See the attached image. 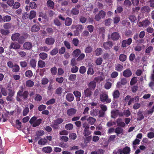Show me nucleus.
Listing matches in <instances>:
<instances>
[{
  "instance_id": "f257e3e1",
  "label": "nucleus",
  "mask_w": 154,
  "mask_h": 154,
  "mask_svg": "<svg viewBox=\"0 0 154 154\" xmlns=\"http://www.w3.org/2000/svg\"><path fill=\"white\" fill-rule=\"evenodd\" d=\"M37 119V117L34 116L32 117L30 119L29 122L32 125L33 127L38 126L41 124L42 119Z\"/></svg>"
},
{
  "instance_id": "f03ea898",
  "label": "nucleus",
  "mask_w": 154,
  "mask_h": 154,
  "mask_svg": "<svg viewBox=\"0 0 154 154\" xmlns=\"http://www.w3.org/2000/svg\"><path fill=\"white\" fill-rule=\"evenodd\" d=\"M100 101L103 102H106V103H109L111 101V100L108 97V96L106 93L101 92L100 94Z\"/></svg>"
},
{
  "instance_id": "7ed1b4c3",
  "label": "nucleus",
  "mask_w": 154,
  "mask_h": 154,
  "mask_svg": "<svg viewBox=\"0 0 154 154\" xmlns=\"http://www.w3.org/2000/svg\"><path fill=\"white\" fill-rule=\"evenodd\" d=\"M29 93L28 91H25L24 92L19 90L17 92V95L19 97H22V99L24 100L27 98Z\"/></svg>"
},
{
  "instance_id": "20e7f679",
  "label": "nucleus",
  "mask_w": 154,
  "mask_h": 154,
  "mask_svg": "<svg viewBox=\"0 0 154 154\" xmlns=\"http://www.w3.org/2000/svg\"><path fill=\"white\" fill-rule=\"evenodd\" d=\"M106 13L103 10L100 11L95 16V19L97 21L101 19L104 18L106 16Z\"/></svg>"
},
{
  "instance_id": "39448f33",
  "label": "nucleus",
  "mask_w": 154,
  "mask_h": 154,
  "mask_svg": "<svg viewBox=\"0 0 154 154\" xmlns=\"http://www.w3.org/2000/svg\"><path fill=\"white\" fill-rule=\"evenodd\" d=\"M72 29H74L76 28L75 31H74V34L75 35H78L79 32L81 31L83 29L82 26L81 25H78L77 26L72 25L71 26Z\"/></svg>"
},
{
  "instance_id": "423d86ee",
  "label": "nucleus",
  "mask_w": 154,
  "mask_h": 154,
  "mask_svg": "<svg viewBox=\"0 0 154 154\" xmlns=\"http://www.w3.org/2000/svg\"><path fill=\"white\" fill-rule=\"evenodd\" d=\"M84 98L90 97L93 94L92 90L87 88L84 90Z\"/></svg>"
},
{
  "instance_id": "0eeeda50",
  "label": "nucleus",
  "mask_w": 154,
  "mask_h": 154,
  "mask_svg": "<svg viewBox=\"0 0 154 154\" xmlns=\"http://www.w3.org/2000/svg\"><path fill=\"white\" fill-rule=\"evenodd\" d=\"M149 21L148 20L146 19L141 22H139L138 23V25L140 27H146L149 26Z\"/></svg>"
},
{
  "instance_id": "6e6552de",
  "label": "nucleus",
  "mask_w": 154,
  "mask_h": 154,
  "mask_svg": "<svg viewBox=\"0 0 154 154\" xmlns=\"http://www.w3.org/2000/svg\"><path fill=\"white\" fill-rule=\"evenodd\" d=\"M77 110L75 108H71L68 109L66 113L69 116H72L74 115L76 112Z\"/></svg>"
},
{
  "instance_id": "1a4fd4ad",
  "label": "nucleus",
  "mask_w": 154,
  "mask_h": 154,
  "mask_svg": "<svg viewBox=\"0 0 154 154\" xmlns=\"http://www.w3.org/2000/svg\"><path fill=\"white\" fill-rule=\"evenodd\" d=\"M132 75V72L129 68L124 70L123 73V76L126 78L130 77Z\"/></svg>"
},
{
  "instance_id": "9d476101",
  "label": "nucleus",
  "mask_w": 154,
  "mask_h": 154,
  "mask_svg": "<svg viewBox=\"0 0 154 154\" xmlns=\"http://www.w3.org/2000/svg\"><path fill=\"white\" fill-rule=\"evenodd\" d=\"M112 42L108 41L103 43V46L104 48L106 50L110 49L112 46Z\"/></svg>"
},
{
  "instance_id": "9b49d317",
  "label": "nucleus",
  "mask_w": 154,
  "mask_h": 154,
  "mask_svg": "<svg viewBox=\"0 0 154 154\" xmlns=\"http://www.w3.org/2000/svg\"><path fill=\"white\" fill-rule=\"evenodd\" d=\"M96 83L94 81L91 82L88 85V88H90L91 90H94L96 88Z\"/></svg>"
},
{
  "instance_id": "f8f14e48",
  "label": "nucleus",
  "mask_w": 154,
  "mask_h": 154,
  "mask_svg": "<svg viewBox=\"0 0 154 154\" xmlns=\"http://www.w3.org/2000/svg\"><path fill=\"white\" fill-rule=\"evenodd\" d=\"M74 99V96L71 93H68L66 96V99L69 102L73 101Z\"/></svg>"
},
{
  "instance_id": "ddd939ff",
  "label": "nucleus",
  "mask_w": 154,
  "mask_h": 154,
  "mask_svg": "<svg viewBox=\"0 0 154 154\" xmlns=\"http://www.w3.org/2000/svg\"><path fill=\"white\" fill-rule=\"evenodd\" d=\"M20 45L18 43L12 42L9 47V48L10 49L13 48L14 49H18L20 48Z\"/></svg>"
},
{
  "instance_id": "4468645a",
  "label": "nucleus",
  "mask_w": 154,
  "mask_h": 154,
  "mask_svg": "<svg viewBox=\"0 0 154 154\" xmlns=\"http://www.w3.org/2000/svg\"><path fill=\"white\" fill-rule=\"evenodd\" d=\"M115 132L117 134V136L119 134H123V129L120 127H117L115 129Z\"/></svg>"
},
{
  "instance_id": "2eb2a0df",
  "label": "nucleus",
  "mask_w": 154,
  "mask_h": 154,
  "mask_svg": "<svg viewBox=\"0 0 154 154\" xmlns=\"http://www.w3.org/2000/svg\"><path fill=\"white\" fill-rule=\"evenodd\" d=\"M142 113L143 112L139 110L137 113V120L138 121H141L144 118L143 115Z\"/></svg>"
},
{
  "instance_id": "dca6fc26",
  "label": "nucleus",
  "mask_w": 154,
  "mask_h": 154,
  "mask_svg": "<svg viewBox=\"0 0 154 154\" xmlns=\"http://www.w3.org/2000/svg\"><path fill=\"white\" fill-rule=\"evenodd\" d=\"M23 46L26 49L30 50L32 48V45L31 43L27 42L24 44Z\"/></svg>"
},
{
  "instance_id": "f3484780",
  "label": "nucleus",
  "mask_w": 154,
  "mask_h": 154,
  "mask_svg": "<svg viewBox=\"0 0 154 154\" xmlns=\"http://www.w3.org/2000/svg\"><path fill=\"white\" fill-rule=\"evenodd\" d=\"M29 65L31 67L35 69L36 65V60L34 59H31L29 61Z\"/></svg>"
},
{
  "instance_id": "a211bd4d",
  "label": "nucleus",
  "mask_w": 154,
  "mask_h": 154,
  "mask_svg": "<svg viewBox=\"0 0 154 154\" xmlns=\"http://www.w3.org/2000/svg\"><path fill=\"white\" fill-rule=\"evenodd\" d=\"M87 121L88 124L93 125L96 121V119L92 117H89L87 119Z\"/></svg>"
},
{
  "instance_id": "6ab92c4d",
  "label": "nucleus",
  "mask_w": 154,
  "mask_h": 154,
  "mask_svg": "<svg viewBox=\"0 0 154 154\" xmlns=\"http://www.w3.org/2000/svg\"><path fill=\"white\" fill-rule=\"evenodd\" d=\"M47 6L50 8L53 9L54 7V3L52 1L48 0L47 1Z\"/></svg>"
},
{
  "instance_id": "aec40b11",
  "label": "nucleus",
  "mask_w": 154,
  "mask_h": 154,
  "mask_svg": "<svg viewBox=\"0 0 154 154\" xmlns=\"http://www.w3.org/2000/svg\"><path fill=\"white\" fill-rule=\"evenodd\" d=\"M43 151L46 153H50L52 151V148L50 146L44 147L42 149Z\"/></svg>"
},
{
  "instance_id": "412c9836",
  "label": "nucleus",
  "mask_w": 154,
  "mask_h": 154,
  "mask_svg": "<svg viewBox=\"0 0 154 154\" xmlns=\"http://www.w3.org/2000/svg\"><path fill=\"white\" fill-rule=\"evenodd\" d=\"M48 142L47 140L45 138L42 139L41 138L38 141V143L41 145H45Z\"/></svg>"
},
{
  "instance_id": "4be33fe9",
  "label": "nucleus",
  "mask_w": 154,
  "mask_h": 154,
  "mask_svg": "<svg viewBox=\"0 0 154 154\" xmlns=\"http://www.w3.org/2000/svg\"><path fill=\"white\" fill-rule=\"evenodd\" d=\"M39 57L42 60H44L48 57L47 54L45 52H42L39 54Z\"/></svg>"
},
{
  "instance_id": "5701e85b",
  "label": "nucleus",
  "mask_w": 154,
  "mask_h": 154,
  "mask_svg": "<svg viewBox=\"0 0 154 154\" xmlns=\"http://www.w3.org/2000/svg\"><path fill=\"white\" fill-rule=\"evenodd\" d=\"M120 93L118 90H115L113 93V96L114 98L117 99L120 96Z\"/></svg>"
},
{
  "instance_id": "b1692460",
  "label": "nucleus",
  "mask_w": 154,
  "mask_h": 154,
  "mask_svg": "<svg viewBox=\"0 0 154 154\" xmlns=\"http://www.w3.org/2000/svg\"><path fill=\"white\" fill-rule=\"evenodd\" d=\"M26 86L28 87H32L34 85V83L33 81L31 80H28L26 82Z\"/></svg>"
},
{
  "instance_id": "393cba45",
  "label": "nucleus",
  "mask_w": 154,
  "mask_h": 154,
  "mask_svg": "<svg viewBox=\"0 0 154 154\" xmlns=\"http://www.w3.org/2000/svg\"><path fill=\"white\" fill-rule=\"evenodd\" d=\"M13 67L11 68L13 72H17L19 71L20 68L19 66L18 65L15 64Z\"/></svg>"
},
{
  "instance_id": "a878e982",
  "label": "nucleus",
  "mask_w": 154,
  "mask_h": 154,
  "mask_svg": "<svg viewBox=\"0 0 154 154\" xmlns=\"http://www.w3.org/2000/svg\"><path fill=\"white\" fill-rule=\"evenodd\" d=\"M54 123L57 125H58L63 122V120L62 118H58L55 120L53 121Z\"/></svg>"
},
{
  "instance_id": "bb28decb",
  "label": "nucleus",
  "mask_w": 154,
  "mask_h": 154,
  "mask_svg": "<svg viewBox=\"0 0 154 154\" xmlns=\"http://www.w3.org/2000/svg\"><path fill=\"white\" fill-rule=\"evenodd\" d=\"M73 125L72 123H68L65 125V128L67 130L71 131L73 128Z\"/></svg>"
},
{
  "instance_id": "cd10ccee",
  "label": "nucleus",
  "mask_w": 154,
  "mask_h": 154,
  "mask_svg": "<svg viewBox=\"0 0 154 154\" xmlns=\"http://www.w3.org/2000/svg\"><path fill=\"white\" fill-rule=\"evenodd\" d=\"M36 12L34 11H30L29 13V18L30 19H32L34 18L36 15Z\"/></svg>"
},
{
  "instance_id": "c85d7f7f",
  "label": "nucleus",
  "mask_w": 154,
  "mask_h": 154,
  "mask_svg": "<svg viewBox=\"0 0 154 154\" xmlns=\"http://www.w3.org/2000/svg\"><path fill=\"white\" fill-rule=\"evenodd\" d=\"M42 99V96L39 94H36L35 96L34 100L38 102L41 101Z\"/></svg>"
},
{
  "instance_id": "c756f323",
  "label": "nucleus",
  "mask_w": 154,
  "mask_h": 154,
  "mask_svg": "<svg viewBox=\"0 0 154 154\" xmlns=\"http://www.w3.org/2000/svg\"><path fill=\"white\" fill-rule=\"evenodd\" d=\"M118 112H119V110H116V111L113 110L111 112V117L112 118H115L118 115Z\"/></svg>"
},
{
  "instance_id": "7c9ffc66",
  "label": "nucleus",
  "mask_w": 154,
  "mask_h": 154,
  "mask_svg": "<svg viewBox=\"0 0 154 154\" xmlns=\"http://www.w3.org/2000/svg\"><path fill=\"white\" fill-rule=\"evenodd\" d=\"M38 65L39 67L42 68L45 66V63L44 61L39 60L38 62Z\"/></svg>"
},
{
  "instance_id": "2f4dec72",
  "label": "nucleus",
  "mask_w": 154,
  "mask_h": 154,
  "mask_svg": "<svg viewBox=\"0 0 154 154\" xmlns=\"http://www.w3.org/2000/svg\"><path fill=\"white\" fill-rule=\"evenodd\" d=\"M39 29V26L36 25H33L31 28V30L32 31L34 32L38 31Z\"/></svg>"
},
{
  "instance_id": "473e14b6",
  "label": "nucleus",
  "mask_w": 154,
  "mask_h": 154,
  "mask_svg": "<svg viewBox=\"0 0 154 154\" xmlns=\"http://www.w3.org/2000/svg\"><path fill=\"white\" fill-rule=\"evenodd\" d=\"M16 128L18 130H20L21 127V123L18 119L16 121Z\"/></svg>"
},
{
  "instance_id": "72a5a7b5",
  "label": "nucleus",
  "mask_w": 154,
  "mask_h": 154,
  "mask_svg": "<svg viewBox=\"0 0 154 154\" xmlns=\"http://www.w3.org/2000/svg\"><path fill=\"white\" fill-rule=\"evenodd\" d=\"M72 20L71 18L67 17V18L65 21V25L67 26H69L71 24Z\"/></svg>"
},
{
  "instance_id": "f704fd0d",
  "label": "nucleus",
  "mask_w": 154,
  "mask_h": 154,
  "mask_svg": "<svg viewBox=\"0 0 154 154\" xmlns=\"http://www.w3.org/2000/svg\"><path fill=\"white\" fill-rule=\"evenodd\" d=\"M124 154H129L130 151V148L129 147L126 146L123 149Z\"/></svg>"
},
{
  "instance_id": "c9c22d12",
  "label": "nucleus",
  "mask_w": 154,
  "mask_h": 154,
  "mask_svg": "<svg viewBox=\"0 0 154 154\" xmlns=\"http://www.w3.org/2000/svg\"><path fill=\"white\" fill-rule=\"evenodd\" d=\"M76 75L75 74H72L70 75L68 79L70 81L74 82L76 78Z\"/></svg>"
},
{
  "instance_id": "e433bc0d",
  "label": "nucleus",
  "mask_w": 154,
  "mask_h": 154,
  "mask_svg": "<svg viewBox=\"0 0 154 154\" xmlns=\"http://www.w3.org/2000/svg\"><path fill=\"white\" fill-rule=\"evenodd\" d=\"M103 52V50L102 48H97L95 51V53L96 56L101 55Z\"/></svg>"
},
{
  "instance_id": "4c0bfd02",
  "label": "nucleus",
  "mask_w": 154,
  "mask_h": 154,
  "mask_svg": "<svg viewBox=\"0 0 154 154\" xmlns=\"http://www.w3.org/2000/svg\"><path fill=\"white\" fill-rule=\"evenodd\" d=\"M8 95L14 96L15 93L14 90L12 89V88H10L8 89Z\"/></svg>"
},
{
  "instance_id": "58836bf2",
  "label": "nucleus",
  "mask_w": 154,
  "mask_h": 154,
  "mask_svg": "<svg viewBox=\"0 0 154 154\" xmlns=\"http://www.w3.org/2000/svg\"><path fill=\"white\" fill-rule=\"evenodd\" d=\"M33 75L32 71L30 70H28L26 71L25 73V75L26 77L30 78Z\"/></svg>"
},
{
  "instance_id": "ea45409f",
  "label": "nucleus",
  "mask_w": 154,
  "mask_h": 154,
  "mask_svg": "<svg viewBox=\"0 0 154 154\" xmlns=\"http://www.w3.org/2000/svg\"><path fill=\"white\" fill-rule=\"evenodd\" d=\"M126 58L127 56L124 54H121L119 56V59L121 61H125L126 60Z\"/></svg>"
},
{
  "instance_id": "a19ab883",
  "label": "nucleus",
  "mask_w": 154,
  "mask_h": 154,
  "mask_svg": "<svg viewBox=\"0 0 154 154\" xmlns=\"http://www.w3.org/2000/svg\"><path fill=\"white\" fill-rule=\"evenodd\" d=\"M123 66L120 64H118L115 67V70L118 72H121L123 70Z\"/></svg>"
},
{
  "instance_id": "79ce46f5",
  "label": "nucleus",
  "mask_w": 154,
  "mask_h": 154,
  "mask_svg": "<svg viewBox=\"0 0 154 154\" xmlns=\"http://www.w3.org/2000/svg\"><path fill=\"white\" fill-rule=\"evenodd\" d=\"M137 79L136 77H133L130 81V84L131 85H133L135 83H136L137 82Z\"/></svg>"
},
{
  "instance_id": "37998d69",
  "label": "nucleus",
  "mask_w": 154,
  "mask_h": 154,
  "mask_svg": "<svg viewBox=\"0 0 154 154\" xmlns=\"http://www.w3.org/2000/svg\"><path fill=\"white\" fill-rule=\"evenodd\" d=\"M29 112V109L28 107H25L23 110V115L24 116H26Z\"/></svg>"
},
{
  "instance_id": "c03bdc74",
  "label": "nucleus",
  "mask_w": 154,
  "mask_h": 154,
  "mask_svg": "<svg viewBox=\"0 0 154 154\" xmlns=\"http://www.w3.org/2000/svg\"><path fill=\"white\" fill-rule=\"evenodd\" d=\"M55 102V100L54 98H52L46 103V104L47 105H52L54 104Z\"/></svg>"
},
{
  "instance_id": "a18cd8bd",
  "label": "nucleus",
  "mask_w": 154,
  "mask_h": 154,
  "mask_svg": "<svg viewBox=\"0 0 154 154\" xmlns=\"http://www.w3.org/2000/svg\"><path fill=\"white\" fill-rule=\"evenodd\" d=\"M54 39H46L45 43L48 45H53L54 42Z\"/></svg>"
},
{
  "instance_id": "49530a36",
  "label": "nucleus",
  "mask_w": 154,
  "mask_h": 154,
  "mask_svg": "<svg viewBox=\"0 0 154 154\" xmlns=\"http://www.w3.org/2000/svg\"><path fill=\"white\" fill-rule=\"evenodd\" d=\"M119 34L116 32L113 33L111 35L112 38H119Z\"/></svg>"
},
{
  "instance_id": "de8ad7c7",
  "label": "nucleus",
  "mask_w": 154,
  "mask_h": 154,
  "mask_svg": "<svg viewBox=\"0 0 154 154\" xmlns=\"http://www.w3.org/2000/svg\"><path fill=\"white\" fill-rule=\"evenodd\" d=\"M81 53V51L79 49H77L75 50L73 52V55L75 57H78Z\"/></svg>"
},
{
  "instance_id": "09e8293b",
  "label": "nucleus",
  "mask_w": 154,
  "mask_h": 154,
  "mask_svg": "<svg viewBox=\"0 0 154 154\" xmlns=\"http://www.w3.org/2000/svg\"><path fill=\"white\" fill-rule=\"evenodd\" d=\"M58 51V49L57 48H55L51 51L50 54L52 56L55 55L57 54Z\"/></svg>"
},
{
  "instance_id": "8fccbe9b",
  "label": "nucleus",
  "mask_w": 154,
  "mask_h": 154,
  "mask_svg": "<svg viewBox=\"0 0 154 154\" xmlns=\"http://www.w3.org/2000/svg\"><path fill=\"white\" fill-rule=\"evenodd\" d=\"M86 69L84 66H82L80 67L79 71L81 74H84L86 71Z\"/></svg>"
},
{
  "instance_id": "3c124183",
  "label": "nucleus",
  "mask_w": 154,
  "mask_h": 154,
  "mask_svg": "<svg viewBox=\"0 0 154 154\" xmlns=\"http://www.w3.org/2000/svg\"><path fill=\"white\" fill-rule=\"evenodd\" d=\"M71 68V71L72 73H75L77 72L79 70V68L78 66H72Z\"/></svg>"
},
{
  "instance_id": "603ef678",
  "label": "nucleus",
  "mask_w": 154,
  "mask_h": 154,
  "mask_svg": "<svg viewBox=\"0 0 154 154\" xmlns=\"http://www.w3.org/2000/svg\"><path fill=\"white\" fill-rule=\"evenodd\" d=\"M46 108V106L43 104H41L38 106V109L39 111H41L45 109Z\"/></svg>"
},
{
  "instance_id": "864d4df0",
  "label": "nucleus",
  "mask_w": 154,
  "mask_h": 154,
  "mask_svg": "<svg viewBox=\"0 0 154 154\" xmlns=\"http://www.w3.org/2000/svg\"><path fill=\"white\" fill-rule=\"evenodd\" d=\"M11 19V17L10 16H6L4 17L2 19L4 22H9L10 21Z\"/></svg>"
},
{
  "instance_id": "5fc2aeb1",
  "label": "nucleus",
  "mask_w": 154,
  "mask_h": 154,
  "mask_svg": "<svg viewBox=\"0 0 154 154\" xmlns=\"http://www.w3.org/2000/svg\"><path fill=\"white\" fill-rule=\"evenodd\" d=\"M51 71L52 75H55L57 72V68L55 66L51 68Z\"/></svg>"
},
{
  "instance_id": "6e6d98bb",
  "label": "nucleus",
  "mask_w": 154,
  "mask_h": 154,
  "mask_svg": "<svg viewBox=\"0 0 154 154\" xmlns=\"http://www.w3.org/2000/svg\"><path fill=\"white\" fill-rule=\"evenodd\" d=\"M30 7L32 9H35L37 7V5L36 3L34 2H31L29 5Z\"/></svg>"
},
{
  "instance_id": "4d7b16f0",
  "label": "nucleus",
  "mask_w": 154,
  "mask_h": 154,
  "mask_svg": "<svg viewBox=\"0 0 154 154\" xmlns=\"http://www.w3.org/2000/svg\"><path fill=\"white\" fill-rule=\"evenodd\" d=\"M69 137L70 139L74 140L76 139L77 137V135L75 133H72L69 134Z\"/></svg>"
},
{
  "instance_id": "13d9d810",
  "label": "nucleus",
  "mask_w": 154,
  "mask_h": 154,
  "mask_svg": "<svg viewBox=\"0 0 154 154\" xmlns=\"http://www.w3.org/2000/svg\"><path fill=\"white\" fill-rule=\"evenodd\" d=\"M48 79L46 78H43L41 81L42 84L43 85L47 84L48 83Z\"/></svg>"
},
{
  "instance_id": "bf43d9fd",
  "label": "nucleus",
  "mask_w": 154,
  "mask_h": 154,
  "mask_svg": "<svg viewBox=\"0 0 154 154\" xmlns=\"http://www.w3.org/2000/svg\"><path fill=\"white\" fill-rule=\"evenodd\" d=\"M141 11L143 12H148L150 11L149 7L148 6H145L142 8Z\"/></svg>"
},
{
  "instance_id": "052dcab7",
  "label": "nucleus",
  "mask_w": 154,
  "mask_h": 154,
  "mask_svg": "<svg viewBox=\"0 0 154 154\" xmlns=\"http://www.w3.org/2000/svg\"><path fill=\"white\" fill-rule=\"evenodd\" d=\"M71 13L74 15L78 14L79 13V10L75 8H73L71 11Z\"/></svg>"
},
{
  "instance_id": "680f3d73",
  "label": "nucleus",
  "mask_w": 154,
  "mask_h": 154,
  "mask_svg": "<svg viewBox=\"0 0 154 154\" xmlns=\"http://www.w3.org/2000/svg\"><path fill=\"white\" fill-rule=\"evenodd\" d=\"M62 92V89L60 87H59L55 91V93L58 95H60Z\"/></svg>"
},
{
  "instance_id": "e2e57ef3",
  "label": "nucleus",
  "mask_w": 154,
  "mask_h": 154,
  "mask_svg": "<svg viewBox=\"0 0 154 154\" xmlns=\"http://www.w3.org/2000/svg\"><path fill=\"white\" fill-rule=\"evenodd\" d=\"M91 133V131L89 130V129L84 130L83 134L85 137H87L89 136Z\"/></svg>"
},
{
  "instance_id": "0e129e2a",
  "label": "nucleus",
  "mask_w": 154,
  "mask_h": 154,
  "mask_svg": "<svg viewBox=\"0 0 154 154\" xmlns=\"http://www.w3.org/2000/svg\"><path fill=\"white\" fill-rule=\"evenodd\" d=\"M103 59L101 57H99L97 58L96 60V63L97 65H100L102 62Z\"/></svg>"
},
{
  "instance_id": "69168bd1",
  "label": "nucleus",
  "mask_w": 154,
  "mask_h": 154,
  "mask_svg": "<svg viewBox=\"0 0 154 154\" xmlns=\"http://www.w3.org/2000/svg\"><path fill=\"white\" fill-rule=\"evenodd\" d=\"M112 22V20L111 19H108L105 20V24L106 26H109Z\"/></svg>"
},
{
  "instance_id": "338daca9",
  "label": "nucleus",
  "mask_w": 154,
  "mask_h": 154,
  "mask_svg": "<svg viewBox=\"0 0 154 154\" xmlns=\"http://www.w3.org/2000/svg\"><path fill=\"white\" fill-rule=\"evenodd\" d=\"M138 89V85H134L131 87V91L133 93H135Z\"/></svg>"
},
{
  "instance_id": "774afa93",
  "label": "nucleus",
  "mask_w": 154,
  "mask_h": 154,
  "mask_svg": "<svg viewBox=\"0 0 154 154\" xmlns=\"http://www.w3.org/2000/svg\"><path fill=\"white\" fill-rule=\"evenodd\" d=\"M124 5L126 7H129L131 5V3L130 1L126 0L124 2Z\"/></svg>"
}]
</instances>
